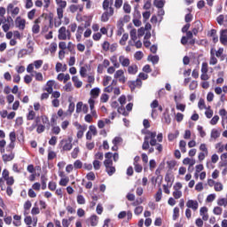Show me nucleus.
<instances>
[{
  "instance_id": "f257e3e1",
  "label": "nucleus",
  "mask_w": 227,
  "mask_h": 227,
  "mask_svg": "<svg viewBox=\"0 0 227 227\" xmlns=\"http://www.w3.org/2000/svg\"><path fill=\"white\" fill-rule=\"evenodd\" d=\"M114 0H104L102 4V8L104 12L101 15V22H107L109 19L114 15V8L113 4Z\"/></svg>"
},
{
  "instance_id": "f03ea898",
  "label": "nucleus",
  "mask_w": 227,
  "mask_h": 227,
  "mask_svg": "<svg viewBox=\"0 0 227 227\" xmlns=\"http://www.w3.org/2000/svg\"><path fill=\"white\" fill-rule=\"evenodd\" d=\"M147 136L144 137V143L142 145V150H149L150 149V145L151 146H155L157 145V132L156 131H150L147 130L145 132Z\"/></svg>"
},
{
  "instance_id": "7ed1b4c3",
  "label": "nucleus",
  "mask_w": 227,
  "mask_h": 227,
  "mask_svg": "<svg viewBox=\"0 0 227 227\" xmlns=\"http://www.w3.org/2000/svg\"><path fill=\"white\" fill-rule=\"evenodd\" d=\"M57 4V17L58 20H55L54 26L55 27H59L63 20V13H65V8H67V1L65 0H55Z\"/></svg>"
},
{
  "instance_id": "20e7f679",
  "label": "nucleus",
  "mask_w": 227,
  "mask_h": 227,
  "mask_svg": "<svg viewBox=\"0 0 227 227\" xmlns=\"http://www.w3.org/2000/svg\"><path fill=\"white\" fill-rule=\"evenodd\" d=\"M72 141H74V137L72 136H69L67 138H63L59 144V146L61 148L62 152H70L74 145H72Z\"/></svg>"
},
{
  "instance_id": "39448f33",
  "label": "nucleus",
  "mask_w": 227,
  "mask_h": 227,
  "mask_svg": "<svg viewBox=\"0 0 227 227\" xmlns=\"http://www.w3.org/2000/svg\"><path fill=\"white\" fill-rule=\"evenodd\" d=\"M58 38L59 40H70L72 38V33L67 29V27H61L59 29Z\"/></svg>"
},
{
  "instance_id": "423d86ee",
  "label": "nucleus",
  "mask_w": 227,
  "mask_h": 227,
  "mask_svg": "<svg viewBox=\"0 0 227 227\" xmlns=\"http://www.w3.org/2000/svg\"><path fill=\"white\" fill-rule=\"evenodd\" d=\"M41 120L43 121V124L37 125V134H43V132H45V125H51V122L49 121V117H47V115H42Z\"/></svg>"
},
{
  "instance_id": "0eeeda50",
  "label": "nucleus",
  "mask_w": 227,
  "mask_h": 227,
  "mask_svg": "<svg viewBox=\"0 0 227 227\" xmlns=\"http://www.w3.org/2000/svg\"><path fill=\"white\" fill-rule=\"evenodd\" d=\"M10 144L6 146V152H13L15 148V141H17V134L15 131H12L9 134Z\"/></svg>"
},
{
  "instance_id": "6e6552de",
  "label": "nucleus",
  "mask_w": 227,
  "mask_h": 227,
  "mask_svg": "<svg viewBox=\"0 0 227 227\" xmlns=\"http://www.w3.org/2000/svg\"><path fill=\"white\" fill-rule=\"evenodd\" d=\"M134 107V104L133 103H129L125 106H121L118 107L117 111L119 113V114H122V116H129V113H130V111H132V108Z\"/></svg>"
},
{
  "instance_id": "1a4fd4ad",
  "label": "nucleus",
  "mask_w": 227,
  "mask_h": 227,
  "mask_svg": "<svg viewBox=\"0 0 227 227\" xmlns=\"http://www.w3.org/2000/svg\"><path fill=\"white\" fill-rule=\"evenodd\" d=\"M200 153L198 155V159L200 162L205 160V157L208 156V148L207 147V144H201L200 145Z\"/></svg>"
},
{
  "instance_id": "9d476101",
  "label": "nucleus",
  "mask_w": 227,
  "mask_h": 227,
  "mask_svg": "<svg viewBox=\"0 0 227 227\" xmlns=\"http://www.w3.org/2000/svg\"><path fill=\"white\" fill-rule=\"evenodd\" d=\"M114 79H117L121 84H125L127 82V77H125V72L123 69L117 70L114 74Z\"/></svg>"
},
{
  "instance_id": "9b49d317",
  "label": "nucleus",
  "mask_w": 227,
  "mask_h": 227,
  "mask_svg": "<svg viewBox=\"0 0 227 227\" xmlns=\"http://www.w3.org/2000/svg\"><path fill=\"white\" fill-rule=\"evenodd\" d=\"M7 13L8 15H11L12 17H17L19 13H20V8L15 7L14 4H9L7 5Z\"/></svg>"
},
{
  "instance_id": "f8f14e48",
  "label": "nucleus",
  "mask_w": 227,
  "mask_h": 227,
  "mask_svg": "<svg viewBox=\"0 0 227 227\" xmlns=\"http://www.w3.org/2000/svg\"><path fill=\"white\" fill-rule=\"evenodd\" d=\"M49 14L43 13L41 16H39L37 19L35 20L34 22L37 24L38 26H45V24H48L49 22Z\"/></svg>"
},
{
  "instance_id": "ddd939ff",
  "label": "nucleus",
  "mask_w": 227,
  "mask_h": 227,
  "mask_svg": "<svg viewBox=\"0 0 227 227\" xmlns=\"http://www.w3.org/2000/svg\"><path fill=\"white\" fill-rule=\"evenodd\" d=\"M186 207L187 208L193 210V212H196V210H198L200 204L198 203V200H189L186 202Z\"/></svg>"
},
{
  "instance_id": "4468645a",
  "label": "nucleus",
  "mask_w": 227,
  "mask_h": 227,
  "mask_svg": "<svg viewBox=\"0 0 227 227\" xmlns=\"http://www.w3.org/2000/svg\"><path fill=\"white\" fill-rule=\"evenodd\" d=\"M16 27H18L20 31H24L26 29V20L17 17L16 18Z\"/></svg>"
},
{
  "instance_id": "2eb2a0df",
  "label": "nucleus",
  "mask_w": 227,
  "mask_h": 227,
  "mask_svg": "<svg viewBox=\"0 0 227 227\" xmlns=\"http://www.w3.org/2000/svg\"><path fill=\"white\" fill-rule=\"evenodd\" d=\"M220 43L227 46V28L220 31Z\"/></svg>"
},
{
  "instance_id": "dca6fc26",
  "label": "nucleus",
  "mask_w": 227,
  "mask_h": 227,
  "mask_svg": "<svg viewBox=\"0 0 227 227\" xmlns=\"http://www.w3.org/2000/svg\"><path fill=\"white\" fill-rule=\"evenodd\" d=\"M200 215H201L202 221H207L208 219V207H200Z\"/></svg>"
},
{
  "instance_id": "f3484780",
  "label": "nucleus",
  "mask_w": 227,
  "mask_h": 227,
  "mask_svg": "<svg viewBox=\"0 0 227 227\" xmlns=\"http://www.w3.org/2000/svg\"><path fill=\"white\" fill-rule=\"evenodd\" d=\"M54 84H56V82L54 80H50L46 83V88L44 89V91H47V93H52L54 90L52 89L54 87Z\"/></svg>"
},
{
  "instance_id": "a211bd4d",
  "label": "nucleus",
  "mask_w": 227,
  "mask_h": 227,
  "mask_svg": "<svg viewBox=\"0 0 227 227\" xmlns=\"http://www.w3.org/2000/svg\"><path fill=\"white\" fill-rule=\"evenodd\" d=\"M9 153V154H4L2 156L4 162H10L11 160H13V159H15V153H13V151H11Z\"/></svg>"
},
{
  "instance_id": "6ab92c4d",
  "label": "nucleus",
  "mask_w": 227,
  "mask_h": 227,
  "mask_svg": "<svg viewBox=\"0 0 227 227\" xmlns=\"http://www.w3.org/2000/svg\"><path fill=\"white\" fill-rule=\"evenodd\" d=\"M216 22L217 24H219V26H227V15L224 17V15L220 14L217 18H216Z\"/></svg>"
},
{
  "instance_id": "aec40b11",
  "label": "nucleus",
  "mask_w": 227,
  "mask_h": 227,
  "mask_svg": "<svg viewBox=\"0 0 227 227\" xmlns=\"http://www.w3.org/2000/svg\"><path fill=\"white\" fill-rule=\"evenodd\" d=\"M87 223H90V226L95 227L98 224V216L97 215H92L88 220Z\"/></svg>"
},
{
  "instance_id": "412c9836",
  "label": "nucleus",
  "mask_w": 227,
  "mask_h": 227,
  "mask_svg": "<svg viewBox=\"0 0 227 227\" xmlns=\"http://www.w3.org/2000/svg\"><path fill=\"white\" fill-rule=\"evenodd\" d=\"M82 33H84V27L79 26L75 34L76 41L81 42L82 40Z\"/></svg>"
},
{
  "instance_id": "4be33fe9",
  "label": "nucleus",
  "mask_w": 227,
  "mask_h": 227,
  "mask_svg": "<svg viewBox=\"0 0 227 227\" xmlns=\"http://www.w3.org/2000/svg\"><path fill=\"white\" fill-rule=\"evenodd\" d=\"M209 65H217V58H215V51H214V48L210 50Z\"/></svg>"
},
{
  "instance_id": "5701e85b",
  "label": "nucleus",
  "mask_w": 227,
  "mask_h": 227,
  "mask_svg": "<svg viewBox=\"0 0 227 227\" xmlns=\"http://www.w3.org/2000/svg\"><path fill=\"white\" fill-rule=\"evenodd\" d=\"M119 63H121V67H129L130 59L125 58V56H120Z\"/></svg>"
},
{
  "instance_id": "b1692460",
  "label": "nucleus",
  "mask_w": 227,
  "mask_h": 227,
  "mask_svg": "<svg viewBox=\"0 0 227 227\" xmlns=\"http://www.w3.org/2000/svg\"><path fill=\"white\" fill-rule=\"evenodd\" d=\"M14 221L12 222V224L16 227L21 226L22 225V216L19 215H13Z\"/></svg>"
},
{
  "instance_id": "393cba45",
  "label": "nucleus",
  "mask_w": 227,
  "mask_h": 227,
  "mask_svg": "<svg viewBox=\"0 0 227 227\" xmlns=\"http://www.w3.org/2000/svg\"><path fill=\"white\" fill-rule=\"evenodd\" d=\"M200 31H203V25L200 21L195 22V27L192 29L193 35H198Z\"/></svg>"
},
{
  "instance_id": "a878e982",
  "label": "nucleus",
  "mask_w": 227,
  "mask_h": 227,
  "mask_svg": "<svg viewBox=\"0 0 227 227\" xmlns=\"http://www.w3.org/2000/svg\"><path fill=\"white\" fill-rule=\"evenodd\" d=\"M211 139H217L221 137V130L217 129H213L211 130V135H210Z\"/></svg>"
},
{
  "instance_id": "bb28decb",
  "label": "nucleus",
  "mask_w": 227,
  "mask_h": 227,
  "mask_svg": "<svg viewBox=\"0 0 227 227\" xmlns=\"http://www.w3.org/2000/svg\"><path fill=\"white\" fill-rule=\"evenodd\" d=\"M99 95H100V89L98 87H96L90 90V96L92 97L90 98H92V100L93 98H98Z\"/></svg>"
},
{
  "instance_id": "cd10ccee",
  "label": "nucleus",
  "mask_w": 227,
  "mask_h": 227,
  "mask_svg": "<svg viewBox=\"0 0 227 227\" xmlns=\"http://www.w3.org/2000/svg\"><path fill=\"white\" fill-rule=\"evenodd\" d=\"M117 27V36H121V35H123L125 32V29L123 28V21H118Z\"/></svg>"
},
{
  "instance_id": "c85d7f7f",
  "label": "nucleus",
  "mask_w": 227,
  "mask_h": 227,
  "mask_svg": "<svg viewBox=\"0 0 227 227\" xmlns=\"http://www.w3.org/2000/svg\"><path fill=\"white\" fill-rule=\"evenodd\" d=\"M35 118H36V112H35V110H28V113L27 114V121H33Z\"/></svg>"
},
{
  "instance_id": "c756f323",
  "label": "nucleus",
  "mask_w": 227,
  "mask_h": 227,
  "mask_svg": "<svg viewBox=\"0 0 227 227\" xmlns=\"http://www.w3.org/2000/svg\"><path fill=\"white\" fill-rule=\"evenodd\" d=\"M128 74H129L130 75H136V74H137V65L129 66Z\"/></svg>"
},
{
  "instance_id": "7c9ffc66",
  "label": "nucleus",
  "mask_w": 227,
  "mask_h": 227,
  "mask_svg": "<svg viewBox=\"0 0 227 227\" xmlns=\"http://www.w3.org/2000/svg\"><path fill=\"white\" fill-rule=\"evenodd\" d=\"M49 22H50V25H49V23H47V24L42 26L43 33H47V31H49V27L52 28L54 27V25L52 24V18H50Z\"/></svg>"
},
{
  "instance_id": "2f4dec72",
  "label": "nucleus",
  "mask_w": 227,
  "mask_h": 227,
  "mask_svg": "<svg viewBox=\"0 0 227 227\" xmlns=\"http://www.w3.org/2000/svg\"><path fill=\"white\" fill-rule=\"evenodd\" d=\"M72 81L75 88H82V82L79 80V76H73Z\"/></svg>"
},
{
  "instance_id": "473e14b6",
  "label": "nucleus",
  "mask_w": 227,
  "mask_h": 227,
  "mask_svg": "<svg viewBox=\"0 0 227 227\" xmlns=\"http://www.w3.org/2000/svg\"><path fill=\"white\" fill-rule=\"evenodd\" d=\"M159 106V100L157 99H154L152 103H151V108L153 109L152 110V116H153V114L155 113H157V107Z\"/></svg>"
},
{
  "instance_id": "72a5a7b5",
  "label": "nucleus",
  "mask_w": 227,
  "mask_h": 227,
  "mask_svg": "<svg viewBox=\"0 0 227 227\" xmlns=\"http://www.w3.org/2000/svg\"><path fill=\"white\" fill-rule=\"evenodd\" d=\"M106 171L107 173V175H109V176H113V175H114V173H116V168H114V166L110 165L108 167H106Z\"/></svg>"
},
{
  "instance_id": "f704fd0d",
  "label": "nucleus",
  "mask_w": 227,
  "mask_h": 227,
  "mask_svg": "<svg viewBox=\"0 0 227 227\" xmlns=\"http://www.w3.org/2000/svg\"><path fill=\"white\" fill-rule=\"evenodd\" d=\"M89 106L90 107V111L92 113V115L93 116L97 115V111L93 110V109H95V99L90 98L89 99Z\"/></svg>"
},
{
  "instance_id": "c9c22d12",
  "label": "nucleus",
  "mask_w": 227,
  "mask_h": 227,
  "mask_svg": "<svg viewBox=\"0 0 227 227\" xmlns=\"http://www.w3.org/2000/svg\"><path fill=\"white\" fill-rule=\"evenodd\" d=\"M187 143L184 140H180L179 142V148L182 152V153H185L187 152Z\"/></svg>"
},
{
  "instance_id": "e433bc0d",
  "label": "nucleus",
  "mask_w": 227,
  "mask_h": 227,
  "mask_svg": "<svg viewBox=\"0 0 227 227\" xmlns=\"http://www.w3.org/2000/svg\"><path fill=\"white\" fill-rule=\"evenodd\" d=\"M183 164H184V166L190 165L191 168L196 164V161L194 160H191L190 158H184L183 160Z\"/></svg>"
},
{
  "instance_id": "4c0bfd02",
  "label": "nucleus",
  "mask_w": 227,
  "mask_h": 227,
  "mask_svg": "<svg viewBox=\"0 0 227 227\" xmlns=\"http://www.w3.org/2000/svg\"><path fill=\"white\" fill-rule=\"evenodd\" d=\"M110 61L114 68H120V62H118V58L116 56L111 57Z\"/></svg>"
},
{
  "instance_id": "58836bf2",
  "label": "nucleus",
  "mask_w": 227,
  "mask_h": 227,
  "mask_svg": "<svg viewBox=\"0 0 227 227\" xmlns=\"http://www.w3.org/2000/svg\"><path fill=\"white\" fill-rule=\"evenodd\" d=\"M147 59L152 61L153 65H157V63H159V56L157 55H149Z\"/></svg>"
},
{
  "instance_id": "ea45409f",
  "label": "nucleus",
  "mask_w": 227,
  "mask_h": 227,
  "mask_svg": "<svg viewBox=\"0 0 227 227\" xmlns=\"http://www.w3.org/2000/svg\"><path fill=\"white\" fill-rule=\"evenodd\" d=\"M68 182H70V178L68 176H66V177L61 178L60 181L59 182V184L62 187H67V185H68Z\"/></svg>"
},
{
  "instance_id": "a19ab883",
  "label": "nucleus",
  "mask_w": 227,
  "mask_h": 227,
  "mask_svg": "<svg viewBox=\"0 0 227 227\" xmlns=\"http://www.w3.org/2000/svg\"><path fill=\"white\" fill-rule=\"evenodd\" d=\"M130 38L133 42H136L137 40V30L136 28H133L129 32Z\"/></svg>"
},
{
  "instance_id": "79ce46f5",
  "label": "nucleus",
  "mask_w": 227,
  "mask_h": 227,
  "mask_svg": "<svg viewBox=\"0 0 227 227\" xmlns=\"http://www.w3.org/2000/svg\"><path fill=\"white\" fill-rule=\"evenodd\" d=\"M165 3L164 0H154L153 4L156 8H164Z\"/></svg>"
},
{
  "instance_id": "37998d69",
  "label": "nucleus",
  "mask_w": 227,
  "mask_h": 227,
  "mask_svg": "<svg viewBox=\"0 0 227 227\" xmlns=\"http://www.w3.org/2000/svg\"><path fill=\"white\" fill-rule=\"evenodd\" d=\"M178 217H180V208H178V207H176L173 210V220L176 221Z\"/></svg>"
},
{
  "instance_id": "c03bdc74",
  "label": "nucleus",
  "mask_w": 227,
  "mask_h": 227,
  "mask_svg": "<svg viewBox=\"0 0 227 227\" xmlns=\"http://www.w3.org/2000/svg\"><path fill=\"white\" fill-rule=\"evenodd\" d=\"M32 33H34V35H38V33H40V25H38L35 21L32 27Z\"/></svg>"
},
{
  "instance_id": "a18cd8bd",
  "label": "nucleus",
  "mask_w": 227,
  "mask_h": 227,
  "mask_svg": "<svg viewBox=\"0 0 227 227\" xmlns=\"http://www.w3.org/2000/svg\"><path fill=\"white\" fill-rule=\"evenodd\" d=\"M124 13H130L132 7L129 4V2H125L123 4Z\"/></svg>"
},
{
  "instance_id": "49530a36",
  "label": "nucleus",
  "mask_w": 227,
  "mask_h": 227,
  "mask_svg": "<svg viewBox=\"0 0 227 227\" xmlns=\"http://www.w3.org/2000/svg\"><path fill=\"white\" fill-rule=\"evenodd\" d=\"M162 200V189L159 188L158 192L155 194V201L159 202Z\"/></svg>"
},
{
  "instance_id": "de8ad7c7",
  "label": "nucleus",
  "mask_w": 227,
  "mask_h": 227,
  "mask_svg": "<svg viewBox=\"0 0 227 227\" xmlns=\"http://www.w3.org/2000/svg\"><path fill=\"white\" fill-rule=\"evenodd\" d=\"M217 205L219 207H226L227 206V199L226 198L218 199Z\"/></svg>"
},
{
  "instance_id": "09e8293b",
  "label": "nucleus",
  "mask_w": 227,
  "mask_h": 227,
  "mask_svg": "<svg viewBox=\"0 0 227 227\" xmlns=\"http://www.w3.org/2000/svg\"><path fill=\"white\" fill-rule=\"evenodd\" d=\"M6 146V140L2 139L0 140V153H4L6 149L4 147Z\"/></svg>"
},
{
  "instance_id": "8fccbe9b",
  "label": "nucleus",
  "mask_w": 227,
  "mask_h": 227,
  "mask_svg": "<svg viewBox=\"0 0 227 227\" xmlns=\"http://www.w3.org/2000/svg\"><path fill=\"white\" fill-rule=\"evenodd\" d=\"M24 223L27 226H31L33 224V217L31 215L25 216Z\"/></svg>"
},
{
  "instance_id": "3c124183",
  "label": "nucleus",
  "mask_w": 227,
  "mask_h": 227,
  "mask_svg": "<svg viewBox=\"0 0 227 227\" xmlns=\"http://www.w3.org/2000/svg\"><path fill=\"white\" fill-rule=\"evenodd\" d=\"M47 176H41V183H42V189H46L47 188Z\"/></svg>"
},
{
  "instance_id": "603ef678",
  "label": "nucleus",
  "mask_w": 227,
  "mask_h": 227,
  "mask_svg": "<svg viewBox=\"0 0 227 227\" xmlns=\"http://www.w3.org/2000/svg\"><path fill=\"white\" fill-rule=\"evenodd\" d=\"M110 81H113V77L106 75L103 78V86H109Z\"/></svg>"
},
{
  "instance_id": "864d4df0",
  "label": "nucleus",
  "mask_w": 227,
  "mask_h": 227,
  "mask_svg": "<svg viewBox=\"0 0 227 227\" xmlns=\"http://www.w3.org/2000/svg\"><path fill=\"white\" fill-rule=\"evenodd\" d=\"M109 101V95L103 93L100 97V102L101 104H106Z\"/></svg>"
},
{
  "instance_id": "5fc2aeb1",
  "label": "nucleus",
  "mask_w": 227,
  "mask_h": 227,
  "mask_svg": "<svg viewBox=\"0 0 227 227\" xmlns=\"http://www.w3.org/2000/svg\"><path fill=\"white\" fill-rule=\"evenodd\" d=\"M214 189L216 192H221V191H223V184L222 183H215V186H214Z\"/></svg>"
},
{
  "instance_id": "6e6d98bb",
  "label": "nucleus",
  "mask_w": 227,
  "mask_h": 227,
  "mask_svg": "<svg viewBox=\"0 0 227 227\" xmlns=\"http://www.w3.org/2000/svg\"><path fill=\"white\" fill-rule=\"evenodd\" d=\"M79 152H80L79 147H75L71 153L72 159H77V157H79Z\"/></svg>"
},
{
  "instance_id": "4d7b16f0",
  "label": "nucleus",
  "mask_w": 227,
  "mask_h": 227,
  "mask_svg": "<svg viewBox=\"0 0 227 227\" xmlns=\"http://www.w3.org/2000/svg\"><path fill=\"white\" fill-rule=\"evenodd\" d=\"M74 169H81V168H82V161H81L80 160H76L74 162Z\"/></svg>"
},
{
  "instance_id": "13d9d810",
  "label": "nucleus",
  "mask_w": 227,
  "mask_h": 227,
  "mask_svg": "<svg viewBox=\"0 0 227 227\" xmlns=\"http://www.w3.org/2000/svg\"><path fill=\"white\" fill-rule=\"evenodd\" d=\"M213 214H215V215H221V214H223V207H215L213 209Z\"/></svg>"
},
{
  "instance_id": "bf43d9fd",
  "label": "nucleus",
  "mask_w": 227,
  "mask_h": 227,
  "mask_svg": "<svg viewBox=\"0 0 227 227\" xmlns=\"http://www.w3.org/2000/svg\"><path fill=\"white\" fill-rule=\"evenodd\" d=\"M51 132L55 134V136H58L61 132V128H59V126H52Z\"/></svg>"
},
{
  "instance_id": "052dcab7",
  "label": "nucleus",
  "mask_w": 227,
  "mask_h": 227,
  "mask_svg": "<svg viewBox=\"0 0 227 227\" xmlns=\"http://www.w3.org/2000/svg\"><path fill=\"white\" fill-rule=\"evenodd\" d=\"M103 51H105V52H107V51H109L110 47H111V43H109V42L105 41L102 45H101Z\"/></svg>"
},
{
  "instance_id": "680f3d73",
  "label": "nucleus",
  "mask_w": 227,
  "mask_h": 227,
  "mask_svg": "<svg viewBox=\"0 0 227 227\" xmlns=\"http://www.w3.org/2000/svg\"><path fill=\"white\" fill-rule=\"evenodd\" d=\"M5 182H6V185L12 187V185L15 184V179L13 178V176H9L5 179Z\"/></svg>"
},
{
  "instance_id": "e2e57ef3",
  "label": "nucleus",
  "mask_w": 227,
  "mask_h": 227,
  "mask_svg": "<svg viewBox=\"0 0 227 227\" xmlns=\"http://www.w3.org/2000/svg\"><path fill=\"white\" fill-rule=\"evenodd\" d=\"M31 207H33L31 200H27V201H25V203L23 205V209L24 210H31Z\"/></svg>"
},
{
  "instance_id": "0e129e2a",
  "label": "nucleus",
  "mask_w": 227,
  "mask_h": 227,
  "mask_svg": "<svg viewBox=\"0 0 227 227\" xmlns=\"http://www.w3.org/2000/svg\"><path fill=\"white\" fill-rule=\"evenodd\" d=\"M128 40H129V34H123L121 39L120 40V44L125 45Z\"/></svg>"
},
{
  "instance_id": "69168bd1",
  "label": "nucleus",
  "mask_w": 227,
  "mask_h": 227,
  "mask_svg": "<svg viewBox=\"0 0 227 227\" xmlns=\"http://www.w3.org/2000/svg\"><path fill=\"white\" fill-rule=\"evenodd\" d=\"M56 187H58V184H56V182L54 181H51L49 184H48V189L50 191H56Z\"/></svg>"
},
{
  "instance_id": "338daca9",
  "label": "nucleus",
  "mask_w": 227,
  "mask_h": 227,
  "mask_svg": "<svg viewBox=\"0 0 227 227\" xmlns=\"http://www.w3.org/2000/svg\"><path fill=\"white\" fill-rule=\"evenodd\" d=\"M64 91L70 92L74 88L72 87V82H67L64 87H63Z\"/></svg>"
},
{
  "instance_id": "774afa93",
  "label": "nucleus",
  "mask_w": 227,
  "mask_h": 227,
  "mask_svg": "<svg viewBox=\"0 0 227 227\" xmlns=\"http://www.w3.org/2000/svg\"><path fill=\"white\" fill-rule=\"evenodd\" d=\"M168 169H175V166H176V160H168L167 161Z\"/></svg>"
}]
</instances>
